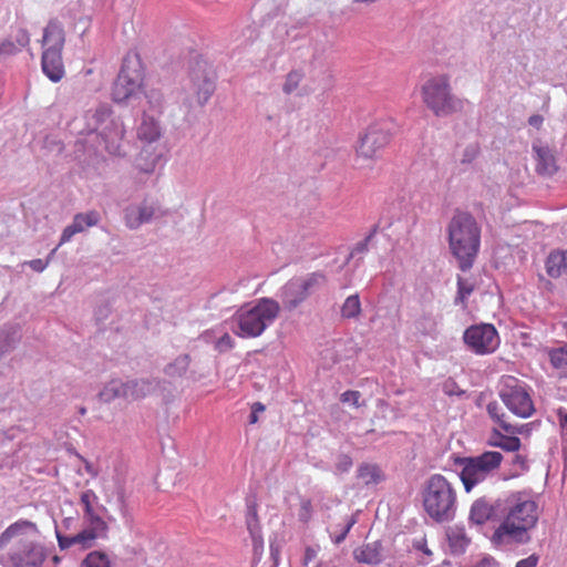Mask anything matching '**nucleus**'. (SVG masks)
I'll return each mask as SVG.
<instances>
[{
	"mask_svg": "<svg viewBox=\"0 0 567 567\" xmlns=\"http://www.w3.org/2000/svg\"><path fill=\"white\" fill-rule=\"evenodd\" d=\"M538 505L528 496L516 493L506 499L503 522L495 529L492 540L495 544H525L530 540L529 532L538 522Z\"/></svg>",
	"mask_w": 567,
	"mask_h": 567,
	"instance_id": "obj_1",
	"label": "nucleus"
},
{
	"mask_svg": "<svg viewBox=\"0 0 567 567\" xmlns=\"http://www.w3.org/2000/svg\"><path fill=\"white\" fill-rule=\"evenodd\" d=\"M451 255L462 271L470 270L478 256L482 229L476 218L468 212L456 209L446 225Z\"/></svg>",
	"mask_w": 567,
	"mask_h": 567,
	"instance_id": "obj_2",
	"label": "nucleus"
},
{
	"mask_svg": "<svg viewBox=\"0 0 567 567\" xmlns=\"http://www.w3.org/2000/svg\"><path fill=\"white\" fill-rule=\"evenodd\" d=\"M280 313V305L271 298H260L241 306L233 316V331L240 338H256L271 326Z\"/></svg>",
	"mask_w": 567,
	"mask_h": 567,
	"instance_id": "obj_3",
	"label": "nucleus"
},
{
	"mask_svg": "<svg viewBox=\"0 0 567 567\" xmlns=\"http://www.w3.org/2000/svg\"><path fill=\"white\" fill-rule=\"evenodd\" d=\"M424 512L436 523L451 520L457 507V493L454 485L442 474L431 475L422 492Z\"/></svg>",
	"mask_w": 567,
	"mask_h": 567,
	"instance_id": "obj_4",
	"label": "nucleus"
},
{
	"mask_svg": "<svg viewBox=\"0 0 567 567\" xmlns=\"http://www.w3.org/2000/svg\"><path fill=\"white\" fill-rule=\"evenodd\" d=\"M66 40V33L62 22L52 19L43 29L40 40L42 54L41 66L43 73L52 81L60 82L65 75V69L62 58Z\"/></svg>",
	"mask_w": 567,
	"mask_h": 567,
	"instance_id": "obj_5",
	"label": "nucleus"
},
{
	"mask_svg": "<svg viewBox=\"0 0 567 567\" xmlns=\"http://www.w3.org/2000/svg\"><path fill=\"white\" fill-rule=\"evenodd\" d=\"M424 105L437 117L449 116L463 109V101L455 96L447 74L430 76L421 86Z\"/></svg>",
	"mask_w": 567,
	"mask_h": 567,
	"instance_id": "obj_6",
	"label": "nucleus"
},
{
	"mask_svg": "<svg viewBox=\"0 0 567 567\" xmlns=\"http://www.w3.org/2000/svg\"><path fill=\"white\" fill-rule=\"evenodd\" d=\"M394 124L391 120H380L368 126L355 147L357 159L374 161L390 144Z\"/></svg>",
	"mask_w": 567,
	"mask_h": 567,
	"instance_id": "obj_7",
	"label": "nucleus"
},
{
	"mask_svg": "<svg viewBox=\"0 0 567 567\" xmlns=\"http://www.w3.org/2000/svg\"><path fill=\"white\" fill-rule=\"evenodd\" d=\"M503 455L499 452L487 451L474 457H463L457 461L462 466L461 481L466 492L482 483L487 476L499 467Z\"/></svg>",
	"mask_w": 567,
	"mask_h": 567,
	"instance_id": "obj_8",
	"label": "nucleus"
},
{
	"mask_svg": "<svg viewBox=\"0 0 567 567\" xmlns=\"http://www.w3.org/2000/svg\"><path fill=\"white\" fill-rule=\"evenodd\" d=\"M499 384V398L513 414L523 419L533 415L534 402L524 382L513 375H503Z\"/></svg>",
	"mask_w": 567,
	"mask_h": 567,
	"instance_id": "obj_9",
	"label": "nucleus"
},
{
	"mask_svg": "<svg viewBox=\"0 0 567 567\" xmlns=\"http://www.w3.org/2000/svg\"><path fill=\"white\" fill-rule=\"evenodd\" d=\"M326 282V277L312 272L305 277L290 279L282 288L281 299L286 309L293 310L301 305L308 296Z\"/></svg>",
	"mask_w": 567,
	"mask_h": 567,
	"instance_id": "obj_10",
	"label": "nucleus"
},
{
	"mask_svg": "<svg viewBox=\"0 0 567 567\" xmlns=\"http://www.w3.org/2000/svg\"><path fill=\"white\" fill-rule=\"evenodd\" d=\"M143 74L138 66H132L124 60L121 71L113 84L112 95L115 102H124L132 96L141 86Z\"/></svg>",
	"mask_w": 567,
	"mask_h": 567,
	"instance_id": "obj_11",
	"label": "nucleus"
},
{
	"mask_svg": "<svg viewBox=\"0 0 567 567\" xmlns=\"http://www.w3.org/2000/svg\"><path fill=\"white\" fill-rule=\"evenodd\" d=\"M465 343L476 353L493 352L498 347V334L494 326H472L465 330Z\"/></svg>",
	"mask_w": 567,
	"mask_h": 567,
	"instance_id": "obj_12",
	"label": "nucleus"
},
{
	"mask_svg": "<svg viewBox=\"0 0 567 567\" xmlns=\"http://www.w3.org/2000/svg\"><path fill=\"white\" fill-rule=\"evenodd\" d=\"M99 135L107 153L112 155H122L124 153L125 128L120 118H111L106 122Z\"/></svg>",
	"mask_w": 567,
	"mask_h": 567,
	"instance_id": "obj_13",
	"label": "nucleus"
},
{
	"mask_svg": "<svg viewBox=\"0 0 567 567\" xmlns=\"http://www.w3.org/2000/svg\"><path fill=\"white\" fill-rule=\"evenodd\" d=\"M45 559L42 547L32 543L23 544L10 555L14 567H41Z\"/></svg>",
	"mask_w": 567,
	"mask_h": 567,
	"instance_id": "obj_14",
	"label": "nucleus"
},
{
	"mask_svg": "<svg viewBox=\"0 0 567 567\" xmlns=\"http://www.w3.org/2000/svg\"><path fill=\"white\" fill-rule=\"evenodd\" d=\"M192 81L198 103L205 104L215 90L214 79L208 75L206 65L197 63V68L192 73Z\"/></svg>",
	"mask_w": 567,
	"mask_h": 567,
	"instance_id": "obj_15",
	"label": "nucleus"
},
{
	"mask_svg": "<svg viewBox=\"0 0 567 567\" xmlns=\"http://www.w3.org/2000/svg\"><path fill=\"white\" fill-rule=\"evenodd\" d=\"M99 221L100 215L95 210L76 214L72 224L64 228L59 246L70 241L75 234L84 231L85 228L97 225Z\"/></svg>",
	"mask_w": 567,
	"mask_h": 567,
	"instance_id": "obj_16",
	"label": "nucleus"
},
{
	"mask_svg": "<svg viewBox=\"0 0 567 567\" xmlns=\"http://www.w3.org/2000/svg\"><path fill=\"white\" fill-rule=\"evenodd\" d=\"M535 169L539 175L551 176L558 171L556 157L553 151L542 144H534Z\"/></svg>",
	"mask_w": 567,
	"mask_h": 567,
	"instance_id": "obj_17",
	"label": "nucleus"
},
{
	"mask_svg": "<svg viewBox=\"0 0 567 567\" xmlns=\"http://www.w3.org/2000/svg\"><path fill=\"white\" fill-rule=\"evenodd\" d=\"M446 537L453 554H463L471 543V538L467 536L465 527L458 525L449 527L446 530Z\"/></svg>",
	"mask_w": 567,
	"mask_h": 567,
	"instance_id": "obj_18",
	"label": "nucleus"
},
{
	"mask_svg": "<svg viewBox=\"0 0 567 567\" xmlns=\"http://www.w3.org/2000/svg\"><path fill=\"white\" fill-rule=\"evenodd\" d=\"M80 502L84 507V517L90 525L93 527L104 526L103 519L94 509V504L97 502L96 494L92 489H86L81 494Z\"/></svg>",
	"mask_w": 567,
	"mask_h": 567,
	"instance_id": "obj_19",
	"label": "nucleus"
},
{
	"mask_svg": "<svg viewBox=\"0 0 567 567\" xmlns=\"http://www.w3.org/2000/svg\"><path fill=\"white\" fill-rule=\"evenodd\" d=\"M546 271L551 278L567 274V250L550 252L546 260Z\"/></svg>",
	"mask_w": 567,
	"mask_h": 567,
	"instance_id": "obj_20",
	"label": "nucleus"
},
{
	"mask_svg": "<svg viewBox=\"0 0 567 567\" xmlns=\"http://www.w3.org/2000/svg\"><path fill=\"white\" fill-rule=\"evenodd\" d=\"M495 509L485 498L476 499L470 511V519L476 525H483L493 517Z\"/></svg>",
	"mask_w": 567,
	"mask_h": 567,
	"instance_id": "obj_21",
	"label": "nucleus"
},
{
	"mask_svg": "<svg viewBox=\"0 0 567 567\" xmlns=\"http://www.w3.org/2000/svg\"><path fill=\"white\" fill-rule=\"evenodd\" d=\"M127 401H136L144 399L155 389V385L150 380H131L125 382Z\"/></svg>",
	"mask_w": 567,
	"mask_h": 567,
	"instance_id": "obj_22",
	"label": "nucleus"
},
{
	"mask_svg": "<svg viewBox=\"0 0 567 567\" xmlns=\"http://www.w3.org/2000/svg\"><path fill=\"white\" fill-rule=\"evenodd\" d=\"M137 136L141 141L146 143L157 141L161 137V127L158 122L151 116L144 115L137 130Z\"/></svg>",
	"mask_w": 567,
	"mask_h": 567,
	"instance_id": "obj_23",
	"label": "nucleus"
},
{
	"mask_svg": "<svg viewBox=\"0 0 567 567\" xmlns=\"http://www.w3.org/2000/svg\"><path fill=\"white\" fill-rule=\"evenodd\" d=\"M355 560L369 565L381 561V546L378 543L365 544L353 551Z\"/></svg>",
	"mask_w": 567,
	"mask_h": 567,
	"instance_id": "obj_24",
	"label": "nucleus"
},
{
	"mask_svg": "<svg viewBox=\"0 0 567 567\" xmlns=\"http://www.w3.org/2000/svg\"><path fill=\"white\" fill-rule=\"evenodd\" d=\"M489 417L497 423L505 432L511 434L522 433L524 426H513L505 420V413L497 401H492L486 406Z\"/></svg>",
	"mask_w": 567,
	"mask_h": 567,
	"instance_id": "obj_25",
	"label": "nucleus"
},
{
	"mask_svg": "<svg viewBox=\"0 0 567 567\" xmlns=\"http://www.w3.org/2000/svg\"><path fill=\"white\" fill-rule=\"evenodd\" d=\"M246 525H247V529L252 538V542L255 544L261 543L262 542L261 526H260V520H259V516H258L257 504L255 502L247 505Z\"/></svg>",
	"mask_w": 567,
	"mask_h": 567,
	"instance_id": "obj_26",
	"label": "nucleus"
},
{
	"mask_svg": "<svg viewBox=\"0 0 567 567\" xmlns=\"http://www.w3.org/2000/svg\"><path fill=\"white\" fill-rule=\"evenodd\" d=\"M100 399L103 402H111L115 399H124L127 400V392L125 382L121 380H112L100 392Z\"/></svg>",
	"mask_w": 567,
	"mask_h": 567,
	"instance_id": "obj_27",
	"label": "nucleus"
},
{
	"mask_svg": "<svg viewBox=\"0 0 567 567\" xmlns=\"http://www.w3.org/2000/svg\"><path fill=\"white\" fill-rule=\"evenodd\" d=\"M358 478L361 480L364 485H375L383 481L384 476L378 465L364 463L358 468Z\"/></svg>",
	"mask_w": 567,
	"mask_h": 567,
	"instance_id": "obj_28",
	"label": "nucleus"
},
{
	"mask_svg": "<svg viewBox=\"0 0 567 567\" xmlns=\"http://www.w3.org/2000/svg\"><path fill=\"white\" fill-rule=\"evenodd\" d=\"M548 357L551 365L560 371L561 374L567 375V346L561 348L550 349Z\"/></svg>",
	"mask_w": 567,
	"mask_h": 567,
	"instance_id": "obj_29",
	"label": "nucleus"
},
{
	"mask_svg": "<svg viewBox=\"0 0 567 567\" xmlns=\"http://www.w3.org/2000/svg\"><path fill=\"white\" fill-rule=\"evenodd\" d=\"M361 313V302L358 295L349 296L342 307H341V316L347 319H352L359 317Z\"/></svg>",
	"mask_w": 567,
	"mask_h": 567,
	"instance_id": "obj_30",
	"label": "nucleus"
},
{
	"mask_svg": "<svg viewBox=\"0 0 567 567\" xmlns=\"http://www.w3.org/2000/svg\"><path fill=\"white\" fill-rule=\"evenodd\" d=\"M303 73L300 70L290 71L285 79V83L282 85V91L286 94L293 93L300 85L303 80Z\"/></svg>",
	"mask_w": 567,
	"mask_h": 567,
	"instance_id": "obj_31",
	"label": "nucleus"
},
{
	"mask_svg": "<svg viewBox=\"0 0 567 567\" xmlns=\"http://www.w3.org/2000/svg\"><path fill=\"white\" fill-rule=\"evenodd\" d=\"M32 524L27 520L16 522L10 525L1 535H0V546L7 545L11 538L18 535L24 527H29Z\"/></svg>",
	"mask_w": 567,
	"mask_h": 567,
	"instance_id": "obj_32",
	"label": "nucleus"
},
{
	"mask_svg": "<svg viewBox=\"0 0 567 567\" xmlns=\"http://www.w3.org/2000/svg\"><path fill=\"white\" fill-rule=\"evenodd\" d=\"M488 444L506 452H517L522 446L520 440L514 434L505 435L502 442H488Z\"/></svg>",
	"mask_w": 567,
	"mask_h": 567,
	"instance_id": "obj_33",
	"label": "nucleus"
},
{
	"mask_svg": "<svg viewBox=\"0 0 567 567\" xmlns=\"http://www.w3.org/2000/svg\"><path fill=\"white\" fill-rule=\"evenodd\" d=\"M474 291V285L462 277H457V297L456 302L466 306L468 296Z\"/></svg>",
	"mask_w": 567,
	"mask_h": 567,
	"instance_id": "obj_34",
	"label": "nucleus"
},
{
	"mask_svg": "<svg viewBox=\"0 0 567 567\" xmlns=\"http://www.w3.org/2000/svg\"><path fill=\"white\" fill-rule=\"evenodd\" d=\"M83 564L84 567H110L107 556L99 551L90 553Z\"/></svg>",
	"mask_w": 567,
	"mask_h": 567,
	"instance_id": "obj_35",
	"label": "nucleus"
},
{
	"mask_svg": "<svg viewBox=\"0 0 567 567\" xmlns=\"http://www.w3.org/2000/svg\"><path fill=\"white\" fill-rule=\"evenodd\" d=\"M95 528L96 527L92 526V528L84 529L81 533L74 535V538H76L75 543L82 545L83 548L91 547L96 538Z\"/></svg>",
	"mask_w": 567,
	"mask_h": 567,
	"instance_id": "obj_36",
	"label": "nucleus"
},
{
	"mask_svg": "<svg viewBox=\"0 0 567 567\" xmlns=\"http://www.w3.org/2000/svg\"><path fill=\"white\" fill-rule=\"evenodd\" d=\"M414 324L422 333H429L435 329L436 322L431 313H424Z\"/></svg>",
	"mask_w": 567,
	"mask_h": 567,
	"instance_id": "obj_37",
	"label": "nucleus"
},
{
	"mask_svg": "<svg viewBox=\"0 0 567 567\" xmlns=\"http://www.w3.org/2000/svg\"><path fill=\"white\" fill-rule=\"evenodd\" d=\"M313 507L312 502L308 498L301 499L300 508L298 512L299 520L307 524L312 518Z\"/></svg>",
	"mask_w": 567,
	"mask_h": 567,
	"instance_id": "obj_38",
	"label": "nucleus"
},
{
	"mask_svg": "<svg viewBox=\"0 0 567 567\" xmlns=\"http://www.w3.org/2000/svg\"><path fill=\"white\" fill-rule=\"evenodd\" d=\"M125 221H126V225L132 229L137 228L142 225V219L137 213L136 207H130L126 209Z\"/></svg>",
	"mask_w": 567,
	"mask_h": 567,
	"instance_id": "obj_39",
	"label": "nucleus"
},
{
	"mask_svg": "<svg viewBox=\"0 0 567 567\" xmlns=\"http://www.w3.org/2000/svg\"><path fill=\"white\" fill-rule=\"evenodd\" d=\"M480 154V146L478 144L474 143L468 145L462 155L461 162L462 163H472Z\"/></svg>",
	"mask_w": 567,
	"mask_h": 567,
	"instance_id": "obj_40",
	"label": "nucleus"
},
{
	"mask_svg": "<svg viewBox=\"0 0 567 567\" xmlns=\"http://www.w3.org/2000/svg\"><path fill=\"white\" fill-rule=\"evenodd\" d=\"M361 393L359 391L349 390L341 394V402L351 403L353 406L359 408Z\"/></svg>",
	"mask_w": 567,
	"mask_h": 567,
	"instance_id": "obj_41",
	"label": "nucleus"
},
{
	"mask_svg": "<svg viewBox=\"0 0 567 567\" xmlns=\"http://www.w3.org/2000/svg\"><path fill=\"white\" fill-rule=\"evenodd\" d=\"M16 44L19 48H25L30 43V34L27 29L20 28L17 30V33L14 35Z\"/></svg>",
	"mask_w": 567,
	"mask_h": 567,
	"instance_id": "obj_42",
	"label": "nucleus"
},
{
	"mask_svg": "<svg viewBox=\"0 0 567 567\" xmlns=\"http://www.w3.org/2000/svg\"><path fill=\"white\" fill-rule=\"evenodd\" d=\"M234 340L228 333H224L217 341H216V349L220 352L233 349L234 348Z\"/></svg>",
	"mask_w": 567,
	"mask_h": 567,
	"instance_id": "obj_43",
	"label": "nucleus"
},
{
	"mask_svg": "<svg viewBox=\"0 0 567 567\" xmlns=\"http://www.w3.org/2000/svg\"><path fill=\"white\" fill-rule=\"evenodd\" d=\"M19 51V48L13 41L6 40L0 43V58L2 55H13Z\"/></svg>",
	"mask_w": 567,
	"mask_h": 567,
	"instance_id": "obj_44",
	"label": "nucleus"
},
{
	"mask_svg": "<svg viewBox=\"0 0 567 567\" xmlns=\"http://www.w3.org/2000/svg\"><path fill=\"white\" fill-rule=\"evenodd\" d=\"M136 208H137V213L142 219V224L147 223L152 219V217L154 215V208L152 206L142 205Z\"/></svg>",
	"mask_w": 567,
	"mask_h": 567,
	"instance_id": "obj_45",
	"label": "nucleus"
},
{
	"mask_svg": "<svg viewBox=\"0 0 567 567\" xmlns=\"http://www.w3.org/2000/svg\"><path fill=\"white\" fill-rule=\"evenodd\" d=\"M189 361H190V359H189V355H188V354L181 355V357H178V358L175 360V362H174L173 364H169V365L167 367V370H166V371H167V373H168V374H172V369H173L174 367H176V365H179V367H181V369H182L183 371H185V370L187 369L188 364H189Z\"/></svg>",
	"mask_w": 567,
	"mask_h": 567,
	"instance_id": "obj_46",
	"label": "nucleus"
},
{
	"mask_svg": "<svg viewBox=\"0 0 567 567\" xmlns=\"http://www.w3.org/2000/svg\"><path fill=\"white\" fill-rule=\"evenodd\" d=\"M266 410V406L260 402H255L251 405V413L249 416V423L255 424L258 422V413H261Z\"/></svg>",
	"mask_w": 567,
	"mask_h": 567,
	"instance_id": "obj_47",
	"label": "nucleus"
},
{
	"mask_svg": "<svg viewBox=\"0 0 567 567\" xmlns=\"http://www.w3.org/2000/svg\"><path fill=\"white\" fill-rule=\"evenodd\" d=\"M352 466V460L348 455H340L337 463V470L339 472H348Z\"/></svg>",
	"mask_w": 567,
	"mask_h": 567,
	"instance_id": "obj_48",
	"label": "nucleus"
},
{
	"mask_svg": "<svg viewBox=\"0 0 567 567\" xmlns=\"http://www.w3.org/2000/svg\"><path fill=\"white\" fill-rule=\"evenodd\" d=\"M513 466L515 468H518L519 471H527L528 468V462H527V457L524 456V455H520V454H516L514 457H513Z\"/></svg>",
	"mask_w": 567,
	"mask_h": 567,
	"instance_id": "obj_49",
	"label": "nucleus"
},
{
	"mask_svg": "<svg viewBox=\"0 0 567 567\" xmlns=\"http://www.w3.org/2000/svg\"><path fill=\"white\" fill-rule=\"evenodd\" d=\"M414 548L422 551L425 556H427V558H431L432 556V551L431 549L427 547V544H426V539L425 538H422L417 542L414 543Z\"/></svg>",
	"mask_w": 567,
	"mask_h": 567,
	"instance_id": "obj_50",
	"label": "nucleus"
},
{
	"mask_svg": "<svg viewBox=\"0 0 567 567\" xmlns=\"http://www.w3.org/2000/svg\"><path fill=\"white\" fill-rule=\"evenodd\" d=\"M538 563V557L535 555H532L525 559L519 560L516 564V567H536Z\"/></svg>",
	"mask_w": 567,
	"mask_h": 567,
	"instance_id": "obj_51",
	"label": "nucleus"
},
{
	"mask_svg": "<svg viewBox=\"0 0 567 567\" xmlns=\"http://www.w3.org/2000/svg\"><path fill=\"white\" fill-rule=\"evenodd\" d=\"M75 539L74 536H71V537H62V536H58V540H59V546L61 548H69L73 545H75Z\"/></svg>",
	"mask_w": 567,
	"mask_h": 567,
	"instance_id": "obj_52",
	"label": "nucleus"
},
{
	"mask_svg": "<svg viewBox=\"0 0 567 567\" xmlns=\"http://www.w3.org/2000/svg\"><path fill=\"white\" fill-rule=\"evenodd\" d=\"M354 523H355V522H354V519H351V520L347 524V526L344 527V530H343L339 536H337V537H336V539H334V543H336V544H340L341 542H343V540H344V538L347 537L348 533L350 532V529L352 528V526L354 525Z\"/></svg>",
	"mask_w": 567,
	"mask_h": 567,
	"instance_id": "obj_53",
	"label": "nucleus"
},
{
	"mask_svg": "<svg viewBox=\"0 0 567 567\" xmlns=\"http://www.w3.org/2000/svg\"><path fill=\"white\" fill-rule=\"evenodd\" d=\"M30 267L35 271H42L45 269L48 262L42 259H33L29 262Z\"/></svg>",
	"mask_w": 567,
	"mask_h": 567,
	"instance_id": "obj_54",
	"label": "nucleus"
},
{
	"mask_svg": "<svg viewBox=\"0 0 567 567\" xmlns=\"http://www.w3.org/2000/svg\"><path fill=\"white\" fill-rule=\"evenodd\" d=\"M558 416H559V425L563 430V432L565 434H567V412H565L564 410H559L558 411Z\"/></svg>",
	"mask_w": 567,
	"mask_h": 567,
	"instance_id": "obj_55",
	"label": "nucleus"
},
{
	"mask_svg": "<svg viewBox=\"0 0 567 567\" xmlns=\"http://www.w3.org/2000/svg\"><path fill=\"white\" fill-rule=\"evenodd\" d=\"M528 123H529V125L538 128L543 124V116H540V115H532L528 118Z\"/></svg>",
	"mask_w": 567,
	"mask_h": 567,
	"instance_id": "obj_56",
	"label": "nucleus"
},
{
	"mask_svg": "<svg viewBox=\"0 0 567 567\" xmlns=\"http://www.w3.org/2000/svg\"><path fill=\"white\" fill-rule=\"evenodd\" d=\"M505 437V434L501 433L498 430L494 429L492 431L491 437L488 442H502Z\"/></svg>",
	"mask_w": 567,
	"mask_h": 567,
	"instance_id": "obj_57",
	"label": "nucleus"
},
{
	"mask_svg": "<svg viewBox=\"0 0 567 567\" xmlns=\"http://www.w3.org/2000/svg\"><path fill=\"white\" fill-rule=\"evenodd\" d=\"M148 97H150L151 103H153V100H154V102H156L158 105L161 104V100H162L161 94H152V95H148Z\"/></svg>",
	"mask_w": 567,
	"mask_h": 567,
	"instance_id": "obj_58",
	"label": "nucleus"
},
{
	"mask_svg": "<svg viewBox=\"0 0 567 567\" xmlns=\"http://www.w3.org/2000/svg\"><path fill=\"white\" fill-rule=\"evenodd\" d=\"M315 556V550H312L311 548H307L306 549V561L312 559Z\"/></svg>",
	"mask_w": 567,
	"mask_h": 567,
	"instance_id": "obj_59",
	"label": "nucleus"
}]
</instances>
